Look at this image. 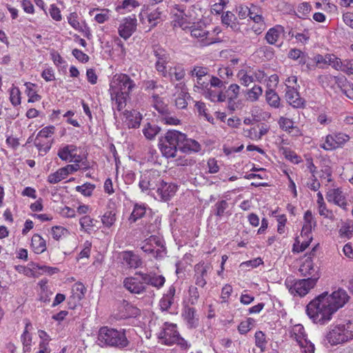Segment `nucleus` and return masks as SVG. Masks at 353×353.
Returning a JSON list of instances; mask_svg holds the SVG:
<instances>
[{"instance_id":"obj_32","label":"nucleus","mask_w":353,"mask_h":353,"mask_svg":"<svg viewBox=\"0 0 353 353\" xmlns=\"http://www.w3.org/2000/svg\"><path fill=\"white\" fill-rule=\"evenodd\" d=\"M248 17L254 23H257L259 27V29L261 30L265 27L263 18L261 14L259 13L258 8L256 6L251 8Z\"/></svg>"},{"instance_id":"obj_41","label":"nucleus","mask_w":353,"mask_h":353,"mask_svg":"<svg viewBox=\"0 0 353 353\" xmlns=\"http://www.w3.org/2000/svg\"><path fill=\"white\" fill-rule=\"evenodd\" d=\"M146 240L148 243L153 245L156 249L160 248L161 250V252L165 250L163 241L161 237L156 235H152Z\"/></svg>"},{"instance_id":"obj_34","label":"nucleus","mask_w":353,"mask_h":353,"mask_svg":"<svg viewBox=\"0 0 353 353\" xmlns=\"http://www.w3.org/2000/svg\"><path fill=\"white\" fill-rule=\"evenodd\" d=\"M25 86L26 88V94L28 97V102L29 103H33L35 101H38L41 99V96L37 94L36 91L34 90V88L36 87V85L34 83H32L30 82H26L25 83Z\"/></svg>"},{"instance_id":"obj_42","label":"nucleus","mask_w":353,"mask_h":353,"mask_svg":"<svg viewBox=\"0 0 353 353\" xmlns=\"http://www.w3.org/2000/svg\"><path fill=\"white\" fill-rule=\"evenodd\" d=\"M278 123L279 127L284 131L290 132V130L295 128L293 121L286 117H280Z\"/></svg>"},{"instance_id":"obj_55","label":"nucleus","mask_w":353,"mask_h":353,"mask_svg":"<svg viewBox=\"0 0 353 353\" xmlns=\"http://www.w3.org/2000/svg\"><path fill=\"white\" fill-rule=\"evenodd\" d=\"M54 127L52 125L47 126L41 130L36 137L37 140L40 138H48L54 133Z\"/></svg>"},{"instance_id":"obj_19","label":"nucleus","mask_w":353,"mask_h":353,"mask_svg":"<svg viewBox=\"0 0 353 353\" xmlns=\"http://www.w3.org/2000/svg\"><path fill=\"white\" fill-rule=\"evenodd\" d=\"M299 272L301 275L307 278H313L317 275L320 278L319 268H315L311 259H306L299 268Z\"/></svg>"},{"instance_id":"obj_56","label":"nucleus","mask_w":353,"mask_h":353,"mask_svg":"<svg viewBox=\"0 0 353 353\" xmlns=\"http://www.w3.org/2000/svg\"><path fill=\"white\" fill-rule=\"evenodd\" d=\"M263 93L262 88L259 85H254L252 89L248 92V94L252 101H255L258 100L259 96Z\"/></svg>"},{"instance_id":"obj_39","label":"nucleus","mask_w":353,"mask_h":353,"mask_svg":"<svg viewBox=\"0 0 353 353\" xmlns=\"http://www.w3.org/2000/svg\"><path fill=\"white\" fill-rule=\"evenodd\" d=\"M195 315V310L193 307H187L185 310L183 316L185 320L187 321L188 324L190 327H193L195 325L196 320L194 318Z\"/></svg>"},{"instance_id":"obj_21","label":"nucleus","mask_w":353,"mask_h":353,"mask_svg":"<svg viewBox=\"0 0 353 353\" xmlns=\"http://www.w3.org/2000/svg\"><path fill=\"white\" fill-rule=\"evenodd\" d=\"M179 150L184 153L197 152L201 150V145L195 140L187 139L185 134V138L181 142Z\"/></svg>"},{"instance_id":"obj_46","label":"nucleus","mask_w":353,"mask_h":353,"mask_svg":"<svg viewBox=\"0 0 353 353\" xmlns=\"http://www.w3.org/2000/svg\"><path fill=\"white\" fill-rule=\"evenodd\" d=\"M210 270V265L205 264L204 263H199L194 266V272L205 279L208 276V272Z\"/></svg>"},{"instance_id":"obj_57","label":"nucleus","mask_w":353,"mask_h":353,"mask_svg":"<svg viewBox=\"0 0 353 353\" xmlns=\"http://www.w3.org/2000/svg\"><path fill=\"white\" fill-rule=\"evenodd\" d=\"M141 249L145 252L152 253L154 256H157L161 253V250L160 248L156 249L153 245L148 243L147 240L145 239L144 244L142 245Z\"/></svg>"},{"instance_id":"obj_22","label":"nucleus","mask_w":353,"mask_h":353,"mask_svg":"<svg viewBox=\"0 0 353 353\" xmlns=\"http://www.w3.org/2000/svg\"><path fill=\"white\" fill-rule=\"evenodd\" d=\"M291 336L296 340L299 346H303L308 344V340L306 338L304 327L301 324L295 325L291 332Z\"/></svg>"},{"instance_id":"obj_13","label":"nucleus","mask_w":353,"mask_h":353,"mask_svg":"<svg viewBox=\"0 0 353 353\" xmlns=\"http://www.w3.org/2000/svg\"><path fill=\"white\" fill-rule=\"evenodd\" d=\"M136 275L141 277L145 285H152L157 289L162 288L165 282V279L162 275H158L156 273H144L143 272H137Z\"/></svg>"},{"instance_id":"obj_27","label":"nucleus","mask_w":353,"mask_h":353,"mask_svg":"<svg viewBox=\"0 0 353 353\" xmlns=\"http://www.w3.org/2000/svg\"><path fill=\"white\" fill-rule=\"evenodd\" d=\"M31 246L37 254H41L46 250V241L38 234H34L32 236Z\"/></svg>"},{"instance_id":"obj_9","label":"nucleus","mask_w":353,"mask_h":353,"mask_svg":"<svg viewBox=\"0 0 353 353\" xmlns=\"http://www.w3.org/2000/svg\"><path fill=\"white\" fill-rule=\"evenodd\" d=\"M344 329L342 324L333 326L326 335L328 343L333 345L348 341V335Z\"/></svg>"},{"instance_id":"obj_54","label":"nucleus","mask_w":353,"mask_h":353,"mask_svg":"<svg viewBox=\"0 0 353 353\" xmlns=\"http://www.w3.org/2000/svg\"><path fill=\"white\" fill-rule=\"evenodd\" d=\"M332 135L334 139V143L337 145V148L341 147L350 139V137L344 133H336Z\"/></svg>"},{"instance_id":"obj_48","label":"nucleus","mask_w":353,"mask_h":353,"mask_svg":"<svg viewBox=\"0 0 353 353\" xmlns=\"http://www.w3.org/2000/svg\"><path fill=\"white\" fill-rule=\"evenodd\" d=\"M143 88L145 91L150 92L151 90L162 88L163 86L160 84H158L157 79H148L143 81Z\"/></svg>"},{"instance_id":"obj_31","label":"nucleus","mask_w":353,"mask_h":353,"mask_svg":"<svg viewBox=\"0 0 353 353\" xmlns=\"http://www.w3.org/2000/svg\"><path fill=\"white\" fill-rule=\"evenodd\" d=\"M161 14L162 12L159 8L145 14V17L152 28L155 27L160 22Z\"/></svg>"},{"instance_id":"obj_2","label":"nucleus","mask_w":353,"mask_h":353,"mask_svg":"<svg viewBox=\"0 0 353 353\" xmlns=\"http://www.w3.org/2000/svg\"><path fill=\"white\" fill-rule=\"evenodd\" d=\"M306 313L314 323L324 325L331 320L335 312L330 306L327 299L322 293L307 305Z\"/></svg>"},{"instance_id":"obj_14","label":"nucleus","mask_w":353,"mask_h":353,"mask_svg":"<svg viewBox=\"0 0 353 353\" xmlns=\"http://www.w3.org/2000/svg\"><path fill=\"white\" fill-rule=\"evenodd\" d=\"M121 263L129 268H138L142 265V260L132 251H123L119 254Z\"/></svg>"},{"instance_id":"obj_53","label":"nucleus","mask_w":353,"mask_h":353,"mask_svg":"<svg viewBox=\"0 0 353 353\" xmlns=\"http://www.w3.org/2000/svg\"><path fill=\"white\" fill-rule=\"evenodd\" d=\"M68 233V230L63 227L54 226L52 228V236L56 240H59L62 236H65Z\"/></svg>"},{"instance_id":"obj_52","label":"nucleus","mask_w":353,"mask_h":353,"mask_svg":"<svg viewBox=\"0 0 353 353\" xmlns=\"http://www.w3.org/2000/svg\"><path fill=\"white\" fill-rule=\"evenodd\" d=\"M20 90L18 88H12L10 90V101L14 106L21 103Z\"/></svg>"},{"instance_id":"obj_23","label":"nucleus","mask_w":353,"mask_h":353,"mask_svg":"<svg viewBox=\"0 0 353 353\" xmlns=\"http://www.w3.org/2000/svg\"><path fill=\"white\" fill-rule=\"evenodd\" d=\"M228 208L229 203L225 200H220L214 205L212 211L214 214L221 219L224 216H229L231 215Z\"/></svg>"},{"instance_id":"obj_4","label":"nucleus","mask_w":353,"mask_h":353,"mask_svg":"<svg viewBox=\"0 0 353 353\" xmlns=\"http://www.w3.org/2000/svg\"><path fill=\"white\" fill-rule=\"evenodd\" d=\"M184 138L185 134L179 131L168 130L165 137L159 139V145L162 154L166 158L174 157Z\"/></svg>"},{"instance_id":"obj_16","label":"nucleus","mask_w":353,"mask_h":353,"mask_svg":"<svg viewBox=\"0 0 353 353\" xmlns=\"http://www.w3.org/2000/svg\"><path fill=\"white\" fill-rule=\"evenodd\" d=\"M326 199L329 203H333L343 210H347V203L343 191L340 188L330 189L326 194Z\"/></svg>"},{"instance_id":"obj_15","label":"nucleus","mask_w":353,"mask_h":353,"mask_svg":"<svg viewBox=\"0 0 353 353\" xmlns=\"http://www.w3.org/2000/svg\"><path fill=\"white\" fill-rule=\"evenodd\" d=\"M123 285L130 293L142 294L148 292V287L142 281H138L135 277L125 278L123 281Z\"/></svg>"},{"instance_id":"obj_47","label":"nucleus","mask_w":353,"mask_h":353,"mask_svg":"<svg viewBox=\"0 0 353 353\" xmlns=\"http://www.w3.org/2000/svg\"><path fill=\"white\" fill-rule=\"evenodd\" d=\"M254 336L256 345L261 349V352H263L266 344L265 334L261 331H258Z\"/></svg>"},{"instance_id":"obj_38","label":"nucleus","mask_w":353,"mask_h":353,"mask_svg":"<svg viewBox=\"0 0 353 353\" xmlns=\"http://www.w3.org/2000/svg\"><path fill=\"white\" fill-rule=\"evenodd\" d=\"M116 221V214L112 211H108L101 217L103 224L107 227L110 228Z\"/></svg>"},{"instance_id":"obj_60","label":"nucleus","mask_w":353,"mask_h":353,"mask_svg":"<svg viewBox=\"0 0 353 353\" xmlns=\"http://www.w3.org/2000/svg\"><path fill=\"white\" fill-rule=\"evenodd\" d=\"M30 325V323H26V329L21 335V341H22L23 346H28V345H31L32 336L28 331V327Z\"/></svg>"},{"instance_id":"obj_37","label":"nucleus","mask_w":353,"mask_h":353,"mask_svg":"<svg viewBox=\"0 0 353 353\" xmlns=\"http://www.w3.org/2000/svg\"><path fill=\"white\" fill-rule=\"evenodd\" d=\"M94 188L95 185L90 183H85L82 185H78L75 188L77 192L81 193L83 196H91Z\"/></svg>"},{"instance_id":"obj_59","label":"nucleus","mask_w":353,"mask_h":353,"mask_svg":"<svg viewBox=\"0 0 353 353\" xmlns=\"http://www.w3.org/2000/svg\"><path fill=\"white\" fill-rule=\"evenodd\" d=\"M139 6V3L136 0H123L121 6H117V11L121 9H128L130 7L136 8Z\"/></svg>"},{"instance_id":"obj_45","label":"nucleus","mask_w":353,"mask_h":353,"mask_svg":"<svg viewBox=\"0 0 353 353\" xmlns=\"http://www.w3.org/2000/svg\"><path fill=\"white\" fill-rule=\"evenodd\" d=\"M72 292L74 293L75 296L79 299H82L86 292V288L81 283H76L72 287Z\"/></svg>"},{"instance_id":"obj_58","label":"nucleus","mask_w":353,"mask_h":353,"mask_svg":"<svg viewBox=\"0 0 353 353\" xmlns=\"http://www.w3.org/2000/svg\"><path fill=\"white\" fill-rule=\"evenodd\" d=\"M175 325H171L170 327L165 328L163 332L161 333V338L164 340V343L166 345V340L170 339H173L174 334V331H176L175 330Z\"/></svg>"},{"instance_id":"obj_36","label":"nucleus","mask_w":353,"mask_h":353,"mask_svg":"<svg viewBox=\"0 0 353 353\" xmlns=\"http://www.w3.org/2000/svg\"><path fill=\"white\" fill-rule=\"evenodd\" d=\"M174 337L173 339L168 338L166 340V345H170L174 343L178 344L181 348L186 349L188 347V342L180 336L179 332L177 331H174Z\"/></svg>"},{"instance_id":"obj_44","label":"nucleus","mask_w":353,"mask_h":353,"mask_svg":"<svg viewBox=\"0 0 353 353\" xmlns=\"http://www.w3.org/2000/svg\"><path fill=\"white\" fill-rule=\"evenodd\" d=\"M334 139L332 134H328L325 137V143L320 145V147L325 150H332L337 148V145L334 143Z\"/></svg>"},{"instance_id":"obj_43","label":"nucleus","mask_w":353,"mask_h":353,"mask_svg":"<svg viewBox=\"0 0 353 353\" xmlns=\"http://www.w3.org/2000/svg\"><path fill=\"white\" fill-rule=\"evenodd\" d=\"M341 72L348 76L353 74V59H344L342 61Z\"/></svg>"},{"instance_id":"obj_29","label":"nucleus","mask_w":353,"mask_h":353,"mask_svg":"<svg viewBox=\"0 0 353 353\" xmlns=\"http://www.w3.org/2000/svg\"><path fill=\"white\" fill-rule=\"evenodd\" d=\"M161 128L154 123L148 122L144 125L143 133L146 139L152 140L159 133Z\"/></svg>"},{"instance_id":"obj_30","label":"nucleus","mask_w":353,"mask_h":353,"mask_svg":"<svg viewBox=\"0 0 353 353\" xmlns=\"http://www.w3.org/2000/svg\"><path fill=\"white\" fill-rule=\"evenodd\" d=\"M142 120V115L140 112L133 110L128 112L127 124L130 128H137L139 127Z\"/></svg>"},{"instance_id":"obj_8","label":"nucleus","mask_w":353,"mask_h":353,"mask_svg":"<svg viewBox=\"0 0 353 353\" xmlns=\"http://www.w3.org/2000/svg\"><path fill=\"white\" fill-rule=\"evenodd\" d=\"M209 74V69L207 67L194 65L190 71L192 77H196V80L193 87L194 92H200L201 88H205L209 86V81L205 78Z\"/></svg>"},{"instance_id":"obj_50","label":"nucleus","mask_w":353,"mask_h":353,"mask_svg":"<svg viewBox=\"0 0 353 353\" xmlns=\"http://www.w3.org/2000/svg\"><path fill=\"white\" fill-rule=\"evenodd\" d=\"M93 219H92L89 216H84L80 219V225L83 230L85 231H88L91 228L94 226V222H95Z\"/></svg>"},{"instance_id":"obj_61","label":"nucleus","mask_w":353,"mask_h":353,"mask_svg":"<svg viewBox=\"0 0 353 353\" xmlns=\"http://www.w3.org/2000/svg\"><path fill=\"white\" fill-rule=\"evenodd\" d=\"M72 55L81 63H86L89 61V57L81 50L74 49L72 52Z\"/></svg>"},{"instance_id":"obj_20","label":"nucleus","mask_w":353,"mask_h":353,"mask_svg":"<svg viewBox=\"0 0 353 353\" xmlns=\"http://www.w3.org/2000/svg\"><path fill=\"white\" fill-rule=\"evenodd\" d=\"M77 150V148L76 145H66L59 150L57 155L63 161L72 162L74 157H75V152Z\"/></svg>"},{"instance_id":"obj_28","label":"nucleus","mask_w":353,"mask_h":353,"mask_svg":"<svg viewBox=\"0 0 353 353\" xmlns=\"http://www.w3.org/2000/svg\"><path fill=\"white\" fill-rule=\"evenodd\" d=\"M146 212V206L145 204L135 203L132 212L129 217L130 223H135L138 219L142 218Z\"/></svg>"},{"instance_id":"obj_24","label":"nucleus","mask_w":353,"mask_h":353,"mask_svg":"<svg viewBox=\"0 0 353 353\" xmlns=\"http://www.w3.org/2000/svg\"><path fill=\"white\" fill-rule=\"evenodd\" d=\"M175 105L179 109L186 108L188 105V100L191 97L190 94L188 92L185 88H181L180 90H178L175 94Z\"/></svg>"},{"instance_id":"obj_62","label":"nucleus","mask_w":353,"mask_h":353,"mask_svg":"<svg viewBox=\"0 0 353 353\" xmlns=\"http://www.w3.org/2000/svg\"><path fill=\"white\" fill-rule=\"evenodd\" d=\"M34 145L37 148L39 152L46 154L51 148V144L49 142L42 143L40 139L34 140Z\"/></svg>"},{"instance_id":"obj_51","label":"nucleus","mask_w":353,"mask_h":353,"mask_svg":"<svg viewBox=\"0 0 353 353\" xmlns=\"http://www.w3.org/2000/svg\"><path fill=\"white\" fill-rule=\"evenodd\" d=\"M238 77H239L241 83L245 86H248L254 81L252 76L248 74V73L243 70L239 71Z\"/></svg>"},{"instance_id":"obj_17","label":"nucleus","mask_w":353,"mask_h":353,"mask_svg":"<svg viewBox=\"0 0 353 353\" xmlns=\"http://www.w3.org/2000/svg\"><path fill=\"white\" fill-rule=\"evenodd\" d=\"M285 99L294 108H302L305 103V100L300 97L299 92L290 85H286Z\"/></svg>"},{"instance_id":"obj_11","label":"nucleus","mask_w":353,"mask_h":353,"mask_svg":"<svg viewBox=\"0 0 353 353\" xmlns=\"http://www.w3.org/2000/svg\"><path fill=\"white\" fill-rule=\"evenodd\" d=\"M141 310L125 300H123L119 306V312L116 314L117 319L134 318L140 315Z\"/></svg>"},{"instance_id":"obj_63","label":"nucleus","mask_w":353,"mask_h":353,"mask_svg":"<svg viewBox=\"0 0 353 353\" xmlns=\"http://www.w3.org/2000/svg\"><path fill=\"white\" fill-rule=\"evenodd\" d=\"M200 92H202V94L208 99H209L212 101H216V93L212 90L209 86H208L205 88H201Z\"/></svg>"},{"instance_id":"obj_7","label":"nucleus","mask_w":353,"mask_h":353,"mask_svg":"<svg viewBox=\"0 0 353 353\" xmlns=\"http://www.w3.org/2000/svg\"><path fill=\"white\" fill-rule=\"evenodd\" d=\"M152 52L156 57L155 69L164 77L167 75L166 65L170 60L169 53L159 46H154Z\"/></svg>"},{"instance_id":"obj_26","label":"nucleus","mask_w":353,"mask_h":353,"mask_svg":"<svg viewBox=\"0 0 353 353\" xmlns=\"http://www.w3.org/2000/svg\"><path fill=\"white\" fill-rule=\"evenodd\" d=\"M174 294L175 288L171 286L169 288L167 294H165L160 300L159 305L162 310L167 311L171 307L172 304L173 303Z\"/></svg>"},{"instance_id":"obj_33","label":"nucleus","mask_w":353,"mask_h":353,"mask_svg":"<svg viewBox=\"0 0 353 353\" xmlns=\"http://www.w3.org/2000/svg\"><path fill=\"white\" fill-rule=\"evenodd\" d=\"M266 101L268 103L274 108H279L280 105V98L277 93L272 90L268 89L265 92Z\"/></svg>"},{"instance_id":"obj_25","label":"nucleus","mask_w":353,"mask_h":353,"mask_svg":"<svg viewBox=\"0 0 353 353\" xmlns=\"http://www.w3.org/2000/svg\"><path fill=\"white\" fill-rule=\"evenodd\" d=\"M283 32V28L281 26H276L269 29L265 34V39L270 45H274L279 40L281 34Z\"/></svg>"},{"instance_id":"obj_64","label":"nucleus","mask_w":353,"mask_h":353,"mask_svg":"<svg viewBox=\"0 0 353 353\" xmlns=\"http://www.w3.org/2000/svg\"><path fill=\"white\" fill-rule=\"evenodd\" d=\"M345 327V331L347 335H348V339L351 340L353 339V319L348 320L345 323L342 324Z\"/></svg>"},{"instance_id":"obj_1","label":"nucleus","mask_w":353,"mask_h":353,"mask_svg":"<svg viewBox=\"0 0 353 353\" xmlns=\"http://www.w3.org/2000/svg\"><path fill=\"white\" fill-rule=\"evenodd\" d=\"M136 84L125 74H117L110 83V92L112 100H115L117 109L121 111L126 105L129 94L135 88Z\"/></svg>"},{"instance_id":"obj_6","label":"nucleus","mask_w":353,"mask_h":353,"mask_svg":"<svg viewBox=\"0 0 353 353\" xmlns=\"http://www.w3.org/2000/svg\"><path fill=\"white\" fill-rule=\"evenodd\" d=\"M325 299H327L330 306L334 312L339 309L343 307L350 300V296L347 292L343 288H338L332 294H329L327 292L323 293Z\"/></svg>"},{"instance_id":"obj_35","label":"nucleus","mask_w":353,"mask_h":353,"mask_svg":"<svg viewBox=\"0 0 353 353\" xmlns=\"http://www.w3.org/2000/svg\"><path fill=\"white\" fill-rule=\"evenodd\" d=\"M65 170L63 168L59 169L57 172L50 174L48 177V181L50 183H57L67 177Z\"/></svg>"},{"instance_id":"obj_10","label":"nucleus","mask_w":353,"mask_h":353,"mask_svg":"<svg viewBox=\"0 0 353 353\" xmlns=\"http://www.w3.org/2000/svg\"><path fill=\"white\" fill-rule=\"evenodd\" d=\"M177 188L174 183L161 181L157 185V197L163 201H169L175 194Z\"/></svg>"},{"instance_id":"obj_5","label":"nucleus","mask_w":353,"mask_h":353,"mask_svg":"<svg viewBox=\"0 0 353 353\" xmlns=\"http://www.w3.org/2000/svg\"><path fill=\"white\" fill-rule=\"evenodd\" d=\"M318 280L319 276L317 275L313 278L299 280L288 277L285 281V285L291 294L302 297L305 296L316 285Z\"/></svg>"},{"instance_id":"obj_3","label":"nucleus","mask_w":353,"mask_h":353,"mask_svg":"<svg viewBox=\"0 0 353 353\" xmlns=\"http://www.w3.org/2000/svg\"><path fill=\"white\" fill-rule=\"evenodd\" d=\"M99 345L103 347L123 349L127 347L130 341L127 339L125 330H117L108 326L101 327L98 332Z\"/></svg>"},{"instance_id":"obj_49","label":"nucleus","mask_w":353,"mask_h":353,"mask_svg":"<svg viewBox=\"0 0 353 353\" xmlns=\"http://www.w3.org/2000/svg\"><path fill=\"white\" fill-rule=\"evenodd\" d=\"M254 323V320L252 318H248L246 321H242L238 326L239 332L241 334H246L250 330Z\"/></svg>"},{"instance_id":"obj_18","label":"nucleus","mask_w":353,"mask_h":353,"mask_svg":"<svg viewBox=\"0 0 353 353\" xmlns=\"http://www.w3.org/2000/svg\"><path fill=\"white\" fill-rule=\"evenodd\" d=\"M191 35L198 39L203 46H208L214 43L213 38H209V31L199 26H192L190 28Z\"/></svg>"},{"instance_id":"obj_40","label":"nucleus","mask_w":353,"mask_h":353,"mask_svg":"<svg viewBox=\"0 0 353 353\" xmlns=\"http://www.w3.org/2000/svg\"><path fill=\"white\" fill-rule=\"evenodd\" d=\"M222 23L228 26H230L232 28H236V25L235 23L236 17L230 11H227L221 17Z\"/></svg>"},{"instance_id":"obj_12","label":"nucleus","mask_w":353,"mask_h":353,"mask_svg":"<svg viewBox=\"0 0 353 353\" xmlns=\"http://www.w3.org/2000/svg\"><path fill=\"white\" fill-rule=\"evenodd\" d=\"M137 28V19L135 15L130 16L123 20L119 27V34L125 40L131 37Z\"/></svg>"}]
</instances>
